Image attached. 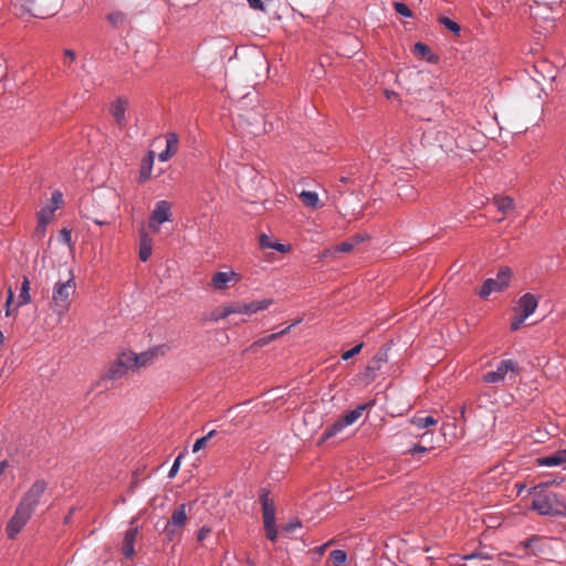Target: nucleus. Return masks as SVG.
<instances>
[{
  "instance_id": "f257e3e1",
  "label": "nucleus",
  "mask_w": 566,
  "mask_h": 566,
  "mask_svg": "<svg viewBox=\"0 0 566 566\" xmlns=\"http://www.w3.org/2000/svg\"><path fill=\"white\" fill-rule=\"evenodd\" d=\"M532 509L545 516H566V503L553 492L537 494L532 501Z\"/></svg>"
},
{
  "instance_id": "f03ea898",
  "label": "nucleus",
  "mask_w": 566,
  "mask_h": 566,
  "mask_svg": "<svg viewBox=\"0 0 566 566\" xmlns=\"http://www.w3.org/2000/svg\"><path fill=\"white\" fill-rule=\"evenodd\" d=\"M259 499L262 505L263 524L266 538L274 542L277 538L274 501L270 497V491L265 488L260 490Z\"/></svg>"
},
{
  "instance_id": "7ed1b4c3",
  "label": "nucleus",
  "mask_w": 566,
  "mask_h": 566,
  "mask_svg": "<svg viewBox=\"0 0 566 566\" xmlns=\"http://www.w3.org/2000/svg\"><path fill=\"white\" fill-rule=\"evenodd\" d=\"M512 275V270L509 266H502L496 273V277H490L483 282L479 296L485 300L494 292H502L510 285Z\"/></svg>"
},
{
  "instance_id": "20e7f679",
  "label": "nucleus",
  "mask_w": 566,
  "mask_h": 566,
  "mask_svg": "<svg viewBox=\"0 0 566 566\" xmlns=\"http://www.w3.org/2000/svg\"><path fill=\"white\" fill-rule=\"evenodd\" d=\"M520 371L521 368L517 361L513 359H502L494 370L488 371L483 376V380L488 384H497L503 381L509 373L517 375Z\"/></svg>"
},
{
  "instance_id": "39448f33",
  "label": "nucleus",
  "mask_w": 566,
  "mask_h": 566,
  "mask_svg": "<svg viewBox=\"0 0 566 566\" xmlns=\"http://www.w3.org/2000/svg\"><path fill=\"white\" fill-rule=\"evenodd\" d=\"M33 514V511L23 506L22 504H18L13 516L7 524V534L9 538H14L25 526Z\"/></svg>"
},
{
  "instance_id": "423d86ee",
  "label": "nucleus",
  "mask_w": 566,
  "mask_h": 566,
  "mask_svg": "<svg viewBox=\"0 0 566 566\" xmlns=\"http://www.w3.org/2000/svg\"><path fill=\"white\" fill-rule=\"evenodd\" d=\"M171 205L167 200H159L156 202L155 208L149 218V228L153 231H159L160 224L170 221Z\"/></svg>"
},
{
  "instance_id": "0eeeda50",
  "label": "nucleus",
  "mask_w": 566,
  "mask_h": 566,
  "mask_svg": "<svg viewBox=\"0 0 566 566\" xmlns=\"http://www.w3.org/2000/svg\"><path fill=\"white\" fill-rule=\"evenodd\" d=\"M46 488L48 483L44 480H36L23 495L20 504L34 512Z\"/></svg>"
},
{
  "instance_id": "6e6552de",
  "label": "nucleus",
  "mask_w": 566,
  "mask_h": 566,
  "mask_svg": "<svg viewBox=\"0 0 566 566\" xmlns=\"http://www.w3.org/2000/svg\"><path fill=\"white\" fill-rule=\"evenodd\" d=\"M139 358L135 357L134 353H123L116 363H114L107 373L109 379H117L123 377L132 365L136 364Z\"/></svg>"
},
{
  "instance_id": "1a4fd4ad",
  "label": "nucleus",
  "mask_w": 566,
  "mask_h": 566,
  "mask_svg": "<svg viewBox=\"0 0 566 566\" xmlns=\"http://www.w3.org/2000/svg\"><path fill=\"white\" fill-rule=\"evenodd\" d=\"M234 307V314L252 315L261 311L268 310L272 304V298H262L251 302H237L232 303Z\"/></svg>"
},
{
  "instance_id": "9d476101",
  "label": "nucleus",
  "mask_w": 566,
  "mask_h": 566,
  "mask_svg": "<svg viewBox=\"0 0 566 566\" xmlns=\"http://www.w3.org/2000/svg\"><path fill=\"white\" fill-rule=\"evenodd\" d=\"M75 292V282L70 277L65 282H56L52 291V303L70 304V296Z\"/></svg>"
},
{
  "instance_id": "9b49d317",
  "label": "nucleus",
  "mask_w": 566,
  "mask_h": 566,
  "mask_svg": "<svg viewBox=\"0 0 566 566\" xmlns=\"http://www.w3.org/2000/svg\"><path fill=\"white\" fill-rule=\"evenodd\" d=\"M187 522L186 504H180L171 514L170 520L165 525L164 532L169 539L174 538L176 528H181Z\"/></svg>"
},
{
  "instance_id": "f8f14e48",
  "label": "nucleus",
  "mask_w": 566,
  "mask_h": 566,
  "mask_svg": "<svg viewBox=\"0 0 566 566\" xmlns=\"http://www.w3.org/2000/svg\"><path fill=\"white\" fill-rule=\"evenodd\" d=\"M240 280L241 275L234 271L216 272L211 279V286L217 291H221L227 289L229 283H237Z\"/></svg>"
},
{
  "instance_id": "ddd939ff",
  "label": "nucleus",
  "mask_w": 566,
  "mask_h": 566,
  "mask_svg": "<svg viewBox=\"0 0 566 566\" xmlns=\"http://www.w3.org/2000/svg\"><path fill=\"white\" fill-rule=\"evenodd\" d=\"M138 528L130 527L124 534L122 553L125 558L130 559L135 555V542L137 537Z\"/></svg>"
},
{
  "instance_id": "4468645a",
  "label": "nucleus",
  "mask_w": 566,
  "mask_h": 566,
  "mask_svg": "<svg viewBox=\"0 0 566 566\" xmlns=\"http://www.w3.org/2000/svg\"><path fill=\"white\" fill-rule=\"evenodd\" d=\"M517 305L522 312L521 314H523L524 317H528L537 308L538 297L532 293H525L518 298Z\"/></svg>"
},
{
  "instance_id": "2eb2a0df",
  "label": "nucleus",
  "mask_w": 566,
  "mask_h": 566,
  "mask_svg": "<svg viewBox=\"0 0 566 566\" xmlns=\"http://www.w3.org/2000/svg\"><path fill=\"white\" fill-rule=\"evenodd\" d=\"M566 462V449L556 451L553 454L537 459V463L543 467H557Z\"/></svg>"
},
{
  "instance_id": "dca6fc26",
  "label": "nucleus",
  "mask_w": 566,
  "mask_h": 566,
  "mask_svg": "<svg viewBox=\"0 0 566 566\" xmlns=\"http://www.w3.org/2000/svg\"><path fill=\"white\" fill-rule=\"evenodd\" d=\"M371 405H373V403H364V405H359V406H357L355 409H353V410H350V411L346 412V413L340 418V419H342V421H343V423H344V424H346V427H347V426L353 424L355 421H357V420L361 417L363 411H364L367 407H369V406H371Z\"/></svg>"
},
{
  "instance_id": "f3484780",
  "label": "nucleus",
  "mask_w": 566,
  "mask_h": 566,
  "mask_svg": "<svg viewBox=\"0 0 566 566\" xmlns=\"http://www.w3.org/2000/svg\"><path fill=\"white\" fill-rule=\"evenodd\" d=\"M31 303V295H30V281L27 276H23L20 293L17 301V307H21L23 305H28Z\"/></svg>"
},
{
  "instance_id": "a211bd4d",
  "label": "nucleus",
  "mask_w": 566,
  "mask_h": 566,
  "mask_svg": "<svg viewBox=\"0 0 566 566\" xmlns=\"http://www.w3.org/2000/svg\"><path fill=\"white\" fill-rule=\"evenodd\" d=\"M125 102L118 98L114 105L112 106V115L116 123L119 126H124L126 124L125 113H126V106Z\"/></svg>"
},
{
  "instance_id": "6ab92c4d",
  "label": "nucleus",
  "mask_w": 566,
  "mask_h": 566,
  "mask_svg": "<svg viewBox=\"0 0 566 566\" xmlns=\"http://www.w3.org/2000/svg\"><path fill=\"white\" fill-rule=\"evenodd\" d=\"M493 202L496 209L504 214L510 213L514 209V200L507 196L496 197Z\"/></svg>"
},
{
  "instance_id": "aec40b11",
  "label": "nucleus",
  "mask_w": 566,
  "mask_h": 566,
  "mask_svg": "<svg viewBox=\"0 0 566 566\" xmlns=\"http://www.w3.org/2000/svg\"><path fill=\"white\" fill-rule=\"evenodd\" d=\"M151 255V240L147 234L142 233L140 247H139V259L142 262H146Z\"/></svg>"
},
{
  "instance_id": "412c9836",
  "label": "nucleus",
  "mask_w": 566,
  "mask_h": 566,
  "mask_svg": "<svg viewBox=\"0 0 566 566\" xmlns=\"http://www.w3.org/2000/svg\"><path fill=\"white\" fill-rule=\"evenodd\" d=\"M300 199L306 207L317 208L318 207V195L315 191L303 190L298 195Z\"/></svg>"
},
{
  "instance_id": "4be33fe9",
  "label": "nucleus",
  "mask_w": 566,
  "mask_h": 566,
  "mask_svg": "<svg viewBox=\"0 0 566 566\" xmlns=\"http://www.w3.org/2000/svg\"><path fill=\"white\" fill-rule=\"evenodd\" d=\"M344 428H346V424L343 423L342 419L335 421L332 426H329L328 428L325 429V431L323 432V434L321 437V441L319 442L326 441L329 438L335 437Z\"/></svg>"
},
{
  "instance_id": "5701e85b",
  "label": "nucleus",
  "mask_w": 566,
  "mask_h": 566,
  "mask_svg": "<svg viewBox=\"0 0 566 566\" xmlns=\"http://www.w3.org/2000/svg\"><path fill=\"white\" fill-rule=\"evenodd\" d=\"M301 322V319H297L295 321L294 323H292L291 325H289L287 327H285L284 329L277 332V333H273L271 335H268L261 339L258 340V344L260 346H264V345H268L269 343L273 342L274 339H276L279 336L281 335H284L286 334L293 326L297 325L298 323Z\"/></svg>"
},
{
  "instance_id": "b1692460",
  "label": "nucleus",
  "mask_w": 566,
  "mask_h": 566,
  "mask_svg": "<svg viewBox=\"0 0 566 566\" xmlns=\"http://www.w3.org/2000/svg\"><path fill=\"white\" fill-rule=\"evenodd\" d=\"M329 559L334 566H346L347 553L343 549H334L329 553Z\"/></svg>"
},
{
  "instance_id": "393cba45",
  "label": "nucleus",
  "mask_w": 566,
  "mask_h": 566,
  "mask_svg": "<svg viewBox=\"0 0 566 566\" xmlns=\"http://www.w3.org/2000/svg\"><path fill=\"white\" fill-rule=\"evenodd\" d=\"M55 210H56V205L55 206H46V207L42 208L38 212V221H42V224H49V222L53 218Z\"/></svg>"
},
{
  "instance_id": "a878e982",
  "label": "nucleus",
  "mask_w": 566,
  "mask_h": 566,
  "mask_svg": "<svg viewBox=\"0 0 566 566\" xmlns=\"http://www.w3.org/2000/svg\"><path fill=\"white\" fill-rule=\"evenodd\" d=\"M438 21L440 24H442L447 30H449L453 34L458 35L461 31L460 24L448 17H440L438 19Z\"/></svg>"
},
{
  "instance_id": "bb28decb",
  "label": "nucleus",
  "mask_w": 566,
  "mask_h": 566,
  "mask_svg": "<svg viewBox=\"0 0 566 566\" xmlns=\"http://www.w3.org/2000/svg\"><path fill=\"white\" fill-rule=\"evenodd\" d=\"M411 422L419 429H424L434 426L438 421L432 416L415 417Z\"/></svg>"
},
{
  "instance_id": "cd10ccee",
  "label": "nucleus",
  "mask_w": 566,
  "mask_h": 566,
  "mask_svg": "<svg viewBox=\"0 0 566 566\" xmlns=\"http://www.w3.org/2000/svg\"><path fill=\"white\" fill-rule=\"evenodd\" d=\"M179 146V137L176 133L171 132L166 134V149L172 154H177Z\"/></svg>"
},
{
  "instance_id": "c85d7f7f",
  "label": "nucleus",
  "mask_w": 566,
  "mask_h": 566,
  "mask_svg": "<svg viewBox=\"0 0 566 566\" xmlns=\"http://www.w3.org/2000/svg\"><path fill=\"white\" fill-rule=\"evenodd\" d=\"M106 18L113 27H119L126 22V14L122 11H113Z\"/></svg>"
},
{
  "instance_id": "c756f323",
  "label": "nucleus",
  "mask_w": 566,
  "mask_h": 566,
  "mask_svg": "<svg viewBox=\"0 0 566 566\" xmlns=\"http://www.w3.org/2000/svg\"><path fill=\"white\" fill-rule=\"evenodd\" d=\"M53 312L57 315L59 323L62 322L65 314L67 313L70 308V304L66 303H52Z\"/></svg>"
},
{
  "instance_id": "7c9ffc66",
  "label": "nucleus",
  "mask_w": 566,
  "mask_h": 566,
  "mask_svg": "<svg viewBox=\"0 0 566 566\" xmlns=\"http://www.w3.org/2000/svg\"><path fill=\"white\" fill-rule=\"evenodd\" d=\"M395 7V10L398 14L405 17V18H411L412 17V12L411 10L409 9V7L402 2H395L394 4Z\"/></svg>"
},
{
  "instance_id": "2f4dec72",
  "label": "nucleus",
  "mask_w": 566,
  "mask_h": 566,
  "mask_svg": "<svg viewBox=\"0 0 566 566\" xmlns=\"http://www.w3.org/2000/svg\"><path fill=\"white\" fill-rule=\"evenodd\" d=\"M234 310L233 307V304H227V305H223L220 311H219V314L216 316V321H219V319H223V318H227L228 316H230L231 314H234Z\"/></svg>"
},
{
  "instance_id": "473e14b6",
  "label": "nucleus",
  "mask_w": 566,
  "mask_h": 566,
  "mask_svg": "<svg viewBox=\"0 0 566 566\" xmlns=\"http://www.w3.org/2000/svg\"><path fill=\"white\" fill-rule=\"evenodd\" d=\"M355 247V243L352 240L344 241L335 247L336 252H343L348 253L350 252Z\"/></svg>"
},
{
  "instance_id": "72a5a7b5",
  "label": "nucleus",
  "mask_w": 566,
  "mask_h": 566,
  "mask_svg": "<svg viewBox=\"0 0 566 566\" xmlns=\"http://www.w3.org/2000/svg\"><path fill=\"white\" fill-rule=\"evenodd\" d=\"M363 346H364V344H363V343H360V344H358V345L354 346L352 349H349V350H347V352L343 353V355H342V359H343V360H348V359H350L352 357H354L355 355L359 354V353H360V350H361V348H363Z\"/></svg>"
},
{
  "instance_id": "f704fd0d",
  "label": "nucleus",
  "mask_w": 566,
  "mask_h": 566,
  "mask_svg": "<svg viewBox=\"0 0 566 566\" xmlns=\"http://www.w3.org/2000/svg\"><path fill=\"white\" fill-rule=\"evenodd\" d=\"M302 526V523L300 520H292L287 524L283 526V532L285 533H293L295 530L300 528Z\"/></svg>"
},
{
  "instance_id": "c9c22d12",
  "label": "nucleus",
  "mask_w": 566,
  "mask_h": 566,
  "mask_svg": "<svg viewBox=\"0 0 566 566\" xmlns=\"http://www.w3.org/2000/svg\"><path fill=\"white\" fill-rule=\"evenodd\" d=\"M151 167H153V160L149 161V164L147 166H143L142 167V170H140V176H139V180L140 182H144L146 181L149 177H150V174H151Z\"/></svg>"
},
{
  "instance_id": "e433bc0d",
  "label": "nucleus",
  "mask_w": 566,
  "mask_h": 566,
  "mask_svg": "<svg viewBox=\"0 0 566 566\" xmlns=\"http://www.w3.org/2000/svg\"><path fill=\"white\" fill-rule=\"evenodd\" d=\"M135 357L139 359L136 361V364L132 365V368H139L142 366H145L150 360V356L148 355V353H143L140 355L135 354Z\"/></svg>"
},
{
  "instance_id": "4c0bfd02",
  "label": "nucleus",
  "mask_w": 566,
  "mask_h": 566,
  "mask_svg": "<svg viewBox=\"0 0 566 566\" xmlns=\"http://www.w3.org/2000/svg\"><path fill=\"white\" fill-rule=\"evenodd\" d=\"M415 52L420 55V56H427V54L430 53V49L427 44L422 43V42H417L415 44Z\"/></svg>"
},
{
  "instance_id": "58836bf2",
  "label": "nucleus",
  "mask_w": 566,
  "mask_h": 566,
  "mask_svg": "<svg viewBox=\"0 0 566 566\" xmlns=\"http://www.w3.org/2000/svg\"><path fill=\"white\" fill-rule=\"evenodd\" d=\"M247 1L251 9L265 12V6L262 0H247Z\"/></svg>"
},
{
  "instance_id": "ea45409f",
  "label": "nucleus",
  "mask_w": 566,
  "mask_h": 566,
  "mask_svg": "<svg viewBox=\"0 0 566 566\" xmlns=\"http://www.w3.org/2000/svg\"><path fill=\"white\" fill-rule=\"evenodd\" d=\"M429 451V448L423 447L421 444H413L408 451V454L416 455L418 453H426Z\"/></svg>"
},
{
  "instance_id": "a19ab883",
  "label": "nucleus",
  "mask_w": 566,
  "mask_h": 566,
  "mask_svg": "<svg viewBox=\"0 0 566 566\" xmlns=\"http://www.w3.org/2000/svg\"><path fill=\"white\" fill-rule=\"evenodd\" d=\"M208 437H201L197 439L192 446V451L198 452L199 450L203 449L207 446Z\"/></svg>"
},
{
  "instance_id": "79ce46f5",
  "label": "nucleus",
  "mask_w": 566,
  "mask_h": 566,
  "mask_svg": "<svg viewBox=\"0 0 566 566\" xmlns=\"http://www.w3.org/2000/svg\"><path fill=\"white\" fill-rule=\"evenodd\" d=\"M527 317H524L523 314H520L518 316H516L512 322H511V329L512 331H517L522 324L524 323V321L526 319Z\"/></svg>"
},
{
  "instance_id": "37998d69",
  "label": "nucleus",
  "mask_w": 566,
  "mask_h": 566,
  "mask_svg": "<svg viewBox=\"0 0 566 566\" xmlns=\"http://www.w3.org/2000/svg\"><path fill=\"white\" fill-rule=\"evenodd\" d=\"M180 460H181V455H178L175 459V461H174V463H172V465H171V468H170V470L168 472V476L169 478H174L177 474V472H178V470L180 468Z\"/></svg>"
},
{
  "instance_id": "c03bdc74",
  "label": "nucleus",
  "mask_w": 566,
  "mask_h": 566,
  "mask_svg": "<svg viewBox=\"0 0 566 566\" xmlns=\"http://www.w3.org/2000/svg\"><path fill=\"white\" fill-rule=\"evenodd\" d=\"M62 192L60 191H54L52 193V198H51V202L48 205V206H55L56 205V209L59 208L60 203H62Z\"/></svg>"
},
{
  "instance_id": "a18cd8bd",
  "label": "nucleus",
  "mask_w": 566,
  "mask_h": 566,
  "mask_svg": "<svg viewBox=\"0 0 566 566\" xmlns=\"http://www.w3.org/2000/svg\"><path fill=\"white\" fill-rule=\"evenodd\" d=\"M259 242H260L261 248H263V249H271V248H272V244H273V243L271 242L270 237H269V235H266V234H264V233H262V234L260 235Z\"/></svg>"
},
{
  "instance_id": "49530a36",
  "label": "nucleus",
  "mask_w": 566,
  "mask_h": 566,
  "mask_svg": "<svg viewBox=\"0 0 566 566\" xmlns=\"http://www.w3.org/2000/svg\"><path fill=\"white\" fill-rule=\"evenodd\" d=\"M48 224H42V221H38L36 228L34 230V234L41 239L45 235Z\"/></svg>"
},
{
  "instance_id": "de8ad7c7",
  "label": "nucleus",
  "mask_w": 566,
  "mask_h": 566,
  "mask_svg": "<svg viewBox=\"0 0 566 566\" xmlns=\"http://www.w3.org/2000/svg\"><path fill=\"white\" fill-rule=\"evenodd\" d=\"M13 301V292L11 290V287L9 289L8 291V297H7V302H6V315L7 316H10L11 315V303Z\"/></svg>"
},
{
  "instance_id": "09e8293b",
  "label": "nucleus",
  "mask_w": 566,
  "mask_h": 566,
  "mask_svg": "<svg viewBox=\"0 0 566 566\" xmlns=\"http://www.w3.org/2000/svg\"><path fill=\"white\" fill-rule=\"evenodd\" d=\"M60 238L64 243L70 244L72 239L71 230H67L65 228L62 229L60 232Z\"/></svg>"
},
{
  "instance_id": "8fccbe9b",
  "label": "nucleus",
  "mask_w": 566,
  "mask_h": 566,
  "mask_svg": "<svg viewBox=\"0 0 566 566\" xmlns=\"http://www.w3.org/2000/svg\"><path fill=\"white\" fill-rule=\"evenodd\" d=\"M175 156V154H172L171 151H168V149L165 148V150H163L161 153H159L158 155V159L163 163L165 161H168L170 158H172Z\"/></svg>"
},
{
  "instance_id": "3c124183",
  "label": "nucleus",
  "mask_w": 566,
  "mask_h": 566,
  "mask_svg": "<svg viewBox=\"0 0 566 566\" xmlns=\"http://www.w3.org/2000/svg\"><path fill=\"white\" fill-rule=\"evenodd\" d=\"M272 250H275L277 252H281V253H285L290 250V247L289 245H285L283 243H279V242H275L272 244Z\"/></svg>"
},
{
  "instance_id": "603ef678",
  "label": "nucleus",
  "mask_w": 566,
  "mask_h": 566,
  "mask_svg": "<svg viewBox=\"0 0 566 566\" xmlns=\"http://www.w3.org/2000/svg\"><path fill=\"white\" fill-rule=\"evenodd\" d=\"M478 557H480V555H479V554H476V553H473V554L464 555V556H462V557H460V556H455V555H452V556H450V559H455V560H469V559H474V558H478Z\"/></svg>"
},
{
  "instance_id": "864d4df0",
  "label": "nucleus",
  "mask_w": 566,
  "mask_h": 566,
  "mask_svg": "<svg viewBox=\"0 0 566 566\" xmlns=\"http://www.w3.org/2000/svg\"><path fill=\"white\" fill-rule=\"evenodd\" d=\"M65 63L71 64L75 60V52L73 50H65L64 52Z\"/></svg>"
},
{
  "instance_id": "5fc2aeb1",
  "label": "nucleus",
  "mask_w": 566,
  "mask_h": 566,
  "mask_svg": "<svg viewBox=\"0 0 566 566\" xmlns=\"http://www.w3.org/2000/svg\"><path fill=\"white\" fill-rule=\"evenodd\" d=\"M387 359V355L386 354H378L375 358H374V363L377 365L376 368H379L380 367V364L382 361H386ZM373 369H375V367H371Z\"/></svg>"
},
{
  "instance_id": "6e6d98bb",
  "label": "nucleus",
  "mask_w": 566,
  "mask_h": 566,
  "mask_svg": "<svg viewBox=\"0 0 566 566\" xmlns=\"http://www.w3.org/2000/svg\"><path fill=\"white\" fill-rule=\"evenodd\" d=\"M210 532L209 528H206V527H202L199 532H198V541H203L206 538V536L208 535V533Z\"/></svg>"
},
{
  "instance_id": "4d7b16f0",
  "label": "nucleus",
  "mask_w": 566,
  "mask_h": 566,
  "mask_svg": "<svg viewBox=\"0 0 566 566\" xmlns=\"http://www.w3.org/2000/svg\"><path fill=\"white\" fill-rule=\"evenodd\" d=\"M333 543V539L328 541L327 543L321 545L317 547V553L319 555H323L325 553V549L327 548V546H329L331 544Z\"/></svg>"
},
{
  "instance_id": "13d9d810",
  "label": "nucleus",
  "mask_w": 566,
  "mask_h": 566,
  "mask_svg": "<svg viewBox=\"0 0 566 566\" xmlns=\"http://www.w3.org/2000/svg\"><path fill=\"white\" fill-rule=\"evenodd\" d=\"M365 238L363 235H356L355 238L350 239L355 245L359 242H361Z\"/></svg>"
},
{
  "instance_id": "bf43d9fd",
  "label": "nucleus",
  "mask_w": 566,
  "mask_h": 566,
  "mask_svg": "<svg viewBox=\"0 0 566 566\" xmlns=\"http://www.w3.org/2000/svg\"><path fill=\"white\" fill-rule=\"evenodd\" d=\"M535 3H543V4H547V3H551V2H555V0H534Z\"/></svg>"
},
{
  "instance_id": "052dcab7",
  "label": "nucleus",
  "mask_w": 566,
  "mask_h": 566,
  "mask_svg": "<svg viewBox=\"0 0 566 566\" xmlns=\"http://www.w3.org/2000/svg\"><path fill=\"white\" fill-rule=\"evenodd\" d=\"M216 434V430L209 431L205 437H208V441Z\"/></svg>"
},
{
  "instance_id": "680f3d73",
  "label": "nucleus",
  "mask_w": 566,
  "mask_h": 566,
  "mask_svg": "<svg viewBox=\"0 0 566 566\" xmlns=\"http://www.w3.org/2000/svg\"><path fill=\"white\" fill-rule=\"evenodd\" d=\"M93 221H94V223H96V224H98V226L106 224V222H105V221H102V220H98V219H94Z\"/></svg>"
},
{
  "instance_id": "e2e57ef3",
  "label": "nucleus",
  "mask_w": 566,
  "mask_h": 566,
  "mask_svg": "<svg viewBox=\"0 0 566 566\" xmlns=\"http://www.w3.org/2000/svg\"><path fill=\"white\" fill-rule=\"evenodd\" d=\"M4 467H6V461H2V462L0 463V474L2 473V471H3Z\"/></svg>"
},
{
  "instance_id": "0e129e2a",
  "label": "nucleus",
  "mask_w": 566,
  "mask_h": 566,
  "mask_svg": "<svg viewBox=\"0 0 566 566\" xmlns=\"http://www.w3.org/2000/svg\"><path fill=\"white\" fill-rule=\"evenodd\" d=\"M533 541H534V538H530V539H527V542H526L525 546H526V547H530V546H531V543H532Z\"/></svg>"
},
{
  "instance_id": "69168bd1",
  "label": "nucleus",
  "mask_w": 566,
  "mask_h": 566,
  "mask_svg": "<svg viewBox=\"0 0 566 566\" xmlns=\"http://www.w3.org/2000/svg\"><path fill=\"white\" fill-rule=\"evenodd\" d=\"M24 1V6H28V4H31L34 0H23Z\"/></svg>"
},
{
  "instance_id": "338daca9",
  "label": "nucleus",
  "mask_w": 566,
  "mask_h": 566,
  "mask_svg": "<svg viewBox=\"0 0 566 566\" xmlns=\"http://www.w3.org/2000/svg\"><path fill=\"white\" fill-rule=\"evenodd\" d=\"M3 340H4V335L2 332H0V342L3 343Z\"/></svg>"
},
{
  "instance_id": "774afa93",
  "label": "nucleus",
  "mask_w": 566,
  "mask_h": 566,
  "mask_svg": "<svg viewBox=\"0 0 566 566\" xmlns=\"http://www.w3.org/2000/svg\"><path fill=\"white\" fill-rule=\"evenodd\" d=\"M460 566H467L465 564H461Z\"/></svg>"
}]
</instances>
